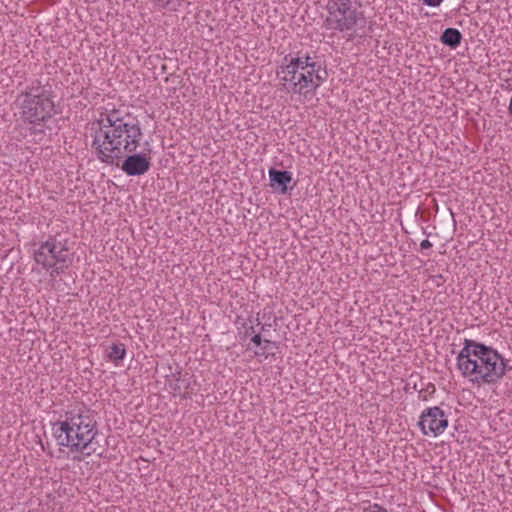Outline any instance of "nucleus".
Here are the masks:
<instances>
[{
	"mask_svg": "<svg viewBox=\"0 0 512 512\" xmlns=\"http://www.w3.org/2000/svg\"><path fill=\"white\" fill-rule=\"evenodd\" d=\"M90 131L92 150L102 163L108 165L118 166L120 160L136 151L142 138L138 120L129 115L120 116L117 110L92 122Z\"/></svg>",
	"mask_w": 512,
	"mask_h": 512,
	"instance_id": "f257e3e1",
	"label": "nucleus"
},
{
	"mask_svg": "<svg viewBox=\"0 0 512 512\" xmlns=\"http://www.w3.org/2000/svg\"><path fill=\"white\" fill-rule=\"evenodd\" d=\"M460 374L474 385H493L512 370L507 360L491 346L465 339L463 348L456 357Z\"/></svg>",
	"mask_w": 512,
	"mask_h": 512,
	"instance_id": "f03ea898",
	"label": "nucleus"
},
{
	"mask_svg": "<svg viewBox=\"0 0 512 512\" xmlns=\"http://www.w3.org/2000/svg\"><path fill=\"white\" fill-rule=\"evenodd\" d=\"M53 424L52 433L59 446L67 447L72 453L85 456L101 455L98 442L96 414L85 406H77L65 412Z\"/></svg>",
	"mask_w": 512,
	"mask_h": 512,
	"instance_id": "7ed1b4c3",
	"label": "nucleus"
},
{
	"mask_svg": "<svg viewBox=\"0 0 512 512\" xmlns=\"http://www.w3.org/2000/svg\"><path fill=\"white\" fill-rule=\"evenodd\" d=\"M280 83L287 91L306 95L315 91L327 77V71L309 55L292 57L277 71Z\"/></svg>",
	"mask_w": 512,
	"mask_h": 512,
	"instance_id": "20e7f679",
	"label": "nucleus"
},
{
	"mask_svg": "<svg viewBox=\"0 0 512 512\" xmlns=\"http://www.w3.org/2000/svg\"><path fill=\"white\" fill-rule=\"evenodd\" d=\"M22 118L31 124H41L50 119L55 113V105L51 91L40 83L28 86L17 97Z\"/></svg>",
	"mask_w": 512,
	"mask_h": 512,
	"instance_id": "39448f33",
	"label": "nucleus"
},
{
	"mask_svg": "<svg viewBox=\"0 0 512 512\" xmlns=\"http://www.w3.org/2000/svg\"><path fill=\"white\" fill-rule=\"evenodd\" d=\"M33 259L44 270H50L51 276L59 275L72 264V256L68 248L61 242H57L55 237L41 242L33 253Z\"/></svg>",
	"mask_w": 512,
	"mask_h": 512,
	"instance_id": "423d86ee",
	"label": "nucleus"
},
{
	"mask_svg": "<svg viewBox=\"0 0 512 512\" xmlns=\"http://www.w3.org/2000/svg\"><path fill=\"white\" fill-rule=\"evenodd\" d=\"M418 425L424 435L433 433L440 435L448 426V419L445 412L438 406L425 409L418 422Z\"/></svg>",
	"mask_w": 512,
	"mask_h": 512,
	"instance_id": "0eeeda50",
	"label": "nucleus"
},
{
	"mask_svg": "<svg viewBox=\"0 0 512 512\" xmlns=\"http://www.w3.org/2000/svg\"><path fill=\"white\" fill-rule=\"evenodd\" d=\"M325 22L329 29L343 32L352 30L359 22H364V17L360 11H348L345 14L340 13L335 18L334 15L328 16Z\"/></svg>",
	"mask_w": 512,
	"mask_h": 512,
	"instance_id": "6e6552de",
	"label": "nucleus"
},
{
	"mask_svg": "<svg viewBox=\"0 0 512 512\" xmlns=\"http://www.w3.org/2000/svg\"><path fill=\"white\" fill-rule=\"evenodd\" d=\"M121 169L128 176H140L145 174L151 166L149 158L143 154H128L122 159Z\"/></svg>",
	"mask_w": 512,
	"mask_h": 512,
	"instance_id": "1a4fd4ad",
	"label": "nucleus"
},
{
	"mask_svg": "<svg viewBox=\"0 0 512 512\" xmlns=\"http://www.w3.org/2000/svg\"><path fill=\"white\" fill-rule=\"evenodd\" d=\"M269 177L272 187L277 185L278 187H280V192L282 194L287 193V184L290 183L292 180V175L290 172L271 168L269 170Z\"/></svg>",
	"mask_w": 512,
	"mask_h": 512,
	"instance_id": "9d476101",
	"label": "nucleus"
},
{
	"mask_svg": "<svg viewBox=\"0 0 512 512\" xmlns=\"http://www.w3.org/2000/svg\"><path fill=\"white\" fill-rule=\"evenodd\" d=\"M327 10L329 16L334 15V18L340 13H346L348 11H358L352 7L351 0H328Z\"/></svg>",
	"mask_w": 512,
	"mask_h": 512,
	"instance_id": "9b49d317",
	"label": "nucleus"
},
{
	"mask_svg": "<svg viewBox=\"0 0 512 512\" xmlns=\"http://www.w3.org/2000/svg\"><path fill=\"white\" fill-rule=\"evenodd\" d=\"M440 40L444 45H446L452 49H455L461 43L462 34L456 28H447L443 31V33L440 37Z\"/></svg>",
	"mask_w": 512,
	"mask_h": 512,
	"instance_id": "f8f14e48",
	"label": "nucleus"
},
{
	"mask_svg": "<svg viewBox=\"0 0 512 512\" xmlns=\"http://www.w3.org/2000/svg\"><path fill=\"white\" fill-rule=\"evenodd\" d=\"M126 354L125 346L122 343L113 344L108 351V357L110 360L117 362L123 360Z\"/></svg>",
	"mask_w": 512,
	"mask_h": 512,
	"instance_id": "ddd939ff",
	"label": "nucleus"
},
{
	"mask_svg": "<svg viewBox=\"0 0 512 512\" xmlns=\"http://www.w3.org/2000/svg\"><path fill=\"white\" fill-rule=\"evenodd\" d=\"M436 391L433 383H428L425 389L419 391V398L423 401H427L429 396H432Z\"/></svg>",
	"mask_w": 512,
	"mask_h": 512,
	"instance_id": "4468645a",
	"label": "nucleus"
},
{
	"mask_svg": "<svg viewBox=\"0 0 512 512\" xmlns=\"http://www.w3.org/2000/svg\"><path fill=\"white\" fill-rule=\"evenodd\" d=\"M263 345H261V350L262 352H255L256 355H264L266 354L267 352H269L270 350V347L274 345L273 342H271L270 340H267V339H264L263 340Z\"/></svg>",
	"mask_w": 512,
	"mask_h": 512,
	"instance_id": "2eb2a0df",
	"label": "nucleus"
},
{
	"mask_svg": "<svg viewBox=\"0 0 512 512\" xmlns=\"http://www.w3.org/2000/svg\"><path fill=\"white\" fill-rule=\"evenodd\" d=\"M174 0H152L157 8L164 9L170 5Z\"/></svg>",
	"mask_w": 512,
	"mask_h": 512,
	"instance_id": "dca6fc26",
	"label": "nucleus"
},
{
	"mask_svg": "<svg viewBox=\"0 0 512 512\" xmlns=\"http://www.w3.org/2000/svg\"><path fill=\"white\" fill-rule=\"evenodd\" d=\"M251 341L256 345V346H261L262 343H263V339L261 338V336L259 334H256L254 335L252 338H251Z\"/></svg>",
	"mask_w": 512,
	"mask_h": 512,
	"instance_id": "f3484780",
	"label": "nucleus"
},
{
	"mask_svg": "<svg viewBox=\"0 0 512 512\" xmlns=\"http://www.w3.org/2000/svg\"><path fill=\"white\" fill-rule=\"evenodd\" d=\"M420 247L422 250H426V249H429L432 247V244L431 242L428 240V239H425L423 240L421 243H420Z\"/></svg>",
	"mask_w": 512,
	"mask_h": 512,
	"instance_id": "a211bd4d",
	"label": "nucleus"
},
{
	"mask_svg": "<svg viewBox=\"0 0 512 512\" xmlns=\"http://www.w3.org/2000/svg\"><path fill=\"white\" fill-rule=\"evenodd\" d=\"M508 111H509V114L512 115V95H511V98H510V103H509V106H508Z\"/></svg>",
	"mask_w": 512,
	"mask_h": 512,
	"instance_id": "6ab92c4d",
	"label": "nucleus"
}]
</instances>
